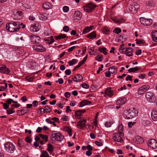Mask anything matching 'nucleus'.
<instances>
[{
  "label": "nucleus",
  "mask_w": 157,
  "mask_h": 157,
  "mask_svg": "<svg viewBox=\"0 0 157 157\" xmlns=\"http://www.w3.org/2000/svg\"><path fill=\"white\" fill-rule=\"evenodd\" d=\"M140 7L139 5L137 3H134L128 6V8L130 12L132 13H137Z\"/></svg>",
  "instance_id": "obj_3"
},
{
  "label": "nucleus",
  "mask_w": 157,
  "mask_h": 157,
  "mask_svg": "<svg viewBox=\"0 0 157 157\" xmlns=\"http://www.w3.org/2000/svg\"><path fill=\"white\" fill-rule=\"evenodd\" d=\"M3 106L5 109H8L9 108V106L6 103H5L3 104Z\"/></svg>",
  "instance_id": "obj_56"
},
{
  "label": "nucleus",
  "mask_w": 157,
  "mask_h": 157,
  "mask_svg": "<svg viewBox=\"0 0 157 157\" xmlns=\"http://www.w3.org/2000/svg\"><path fill=\"white\" fill-rule=\"evenodd\" d=\"M42 7L45 9H48L49 8V6L48 4L45 3L43 4Z\"/></svg>",
  "instance_id": "obj_44"
},
{
  "label": "nucleus",
  "mask_w": 157,
  "mask_h": 157,
  "mask_svg": "<svg viewBox=\"0 0 157 157\" xmlns=\"http://www.w3.org/2000/svg\"><path fill=\"white\" fill-rule=\"evenodd\" d=\"M6 26L7 30L11 32H17L20 28L19 23L16 22L8 23L6 24Z\"/></svg>",
  "instance_id": "obj_1"
},
{
  "label": "nucleus",
  "mask_w": 157,
  "mask_h": 157,
  "mask_svg": "<svg viewBox=\"0 0 157 157\" xmlns=\"http://www.w3.org/2000/svg\"><path fill=\"white\" fill-rule=\"evenodd\" d=\"M145 97L147 101L150 102L155 101V97L154 94L150 92H147L145 94Z\"/></svg>",
  "instance_id": "obj_5"
},
{
  "label": "nucleus",
  "mask_w": 157,
  "mask_h": 157,
  "mask_svg": "<svg viewBox=\"0 0 157 157\" xmlns=\"http://www.w3.org/2000/svg\"><path fill=\"white\" fill-rule=\"evenodd\" d=\"M63 129L65 130L68 133L70 136H71L72 135L71 130V128L67 126H64L63 128Z\"/></svg>",
  "instance_id": "obj_37"
},
{
  "label": "nucleus",
  "mask_w": 157,
  "mask_h": 157,
  "mask_svg": "<svg viewBox=\"0 0 157 157\" xmlns=\"http://www.w3.org/2000/svg\"><path fill=\"white\" fill-rule=\"evenodd\" d=\"M132 76H130L129 75H128V76L126 77L125 78V80L126 81H127L128 80L130 81H132Z\"/></svg>",
  "instance_id": "obj_52"
},
{
  "label": "nucleus",
  "mask_w": 157,
  "mask_h": 157,
  "mask_svg": "<svg viewBox=\"0 0 157 157\" xmlns=\"http://www.w3.org/2000/svg\"><path fill=\"white\" fill-rule=\"evenodd\" d=\"M10 71L7 68L5 65L3 66L0 67V72L3 74H8L10 72Z\"/></svg>",
  "instance_id": "obj_17"
},
{
  "label": "nucleus",
  "mask_w": 157,
  "mask_h": 157,
  "mask_svg": "<svg viewBox=\"0 0 157 157\" xmlns=\"http://www.w3.org/2000/svg\"><path fill=\"white\" fill-rule=\"evenodd\" d=\"M11 109H10V108H9L6 110V113L7 114L10 115L11 114H12L14 113H15L14 111H13L11 110Z\"/></svg>",
  "instance_id": "obj_43"
},
{
  "label": "nucleus",
  "mask_w": 157,
  "mask_h": 157,
  "mask_svg": "<svg viewBox=\"0 0 157 157\" xmlns=\"http://www.w3.org/2000/svg\"><path fill=\"white\" fill-rule=\"evenodd\" d=\"M135 40L136 41V44H141L143 43V42L142 40L136 39Z\"/></svg>",
  "instance_id": "obj_59"
},
{
  "label": "nucleus",
  "mask_w": 157,
  "mask_h": 157,
  "mask_svg": "<svg viewBox=\"0 0 157 157\" xmlns=\"http://www.w3.org/2000/svg\"><path fill=\"white\" fill-rule=\"evenodd\" d=\"M139 69L138 67L130 68L128 70V71L129 72H134L136 71L139 70Z\"/></svg>",
  "instance_id": "obj_35"
},
{
  "label": "nucleus",
  "mask_w": 157,
  "mask_h": 157,
  "mask_svg": "<svg viewBox=\"0 0 157 157\" xmlns=\"http://www.w3.org/2000/svg\"><path fill=\"white\" fill-rule=\"evenodd\" d=\"M38 102L37 101H34L33 102V104L35 107H37L38 105Z\"/></svg>",
  "instance_id": "obj_60"
},
{
  "label": "nucleus",
  "mask_w": 157,
  "mask_h": 157,
  "mask_svg": "<svg viewBox=\"0 0 157 157\" xmlns=\"http://www.w3.org/2000/svg\"><path fill=\"white\" fill-rule=\"evenodd\" d=\"M86 123V121L83 119L82 121L80 120L78 122L77 124V127L78 128L81 129L85 127V124Z\"/></svg>",
  "instance_id": "obj_14"
},
{
  "label": "nucleus",
  "mask_w": 157,
  "mask_h": 157,
  "mask_svg": "<svg viewBox=\"0 0 157 157\" xmlns=\"http://www.w3.org/2000/svg\"><path fill=\"white\" fill-rule=\"evenodd\" d=\"M30 38L31 42L33 44H37L39 43L41 40V38L39 36L35 35L30 36Z\"/></svg>",
  "instance_id": "obj_13"
},
{
  "label": "nucleus",
  "mask_w": 157,
  "mask_h": 157,
  "mask_svg": "<svg viewBox=\"0 0 157 157\" xmlns=\"http://www.w3.org/2000/svg\"><path fill=\"white\" fill-rule=\"evenodd\" d=\"M49 155L47 152L44 151H43L41 153V154L40 156V157H49Z\"/></svg>",
  "instance_id": "obj_39"
},
{
  "label": "nucleus",
  "mask_w": 157,
  "mask_h": 157,
  "mask_svg": "<svg viewBox=\"0 0 157 157\" xmlns=\"http://www.w3.org/2000/svg\"><path fill=\"white\" fill-rule=\"evenodd\" d=\"M151 36L153 40L157 42V31H153L151 34Z\"/></svg>",
  "instance_id": "obj_28"
},
{
  "label": "nucleus",
  "mask_w": 157,
  "mask_h": 157,
  "mask_svg": "<svg viewBox=\"0 0 157 157\" xmlns=\"http://www.w3.org/2000/svg\"><path fill=\"white\" fill-rule=\"evenodd\" d=\"M126 100L127 98H123L118 100L116 103L117 105H122L125 103Z\"/></svg>",
  "instance_id": "obj_22"
},
{
  "label": "nucleus",
  "mask_w": 157,
  "mask_h": 157,
  "mask_svg": "<svg viewBox=\"0 0 157 157\" xmlns=\"http://www.w3.org/2000/svg\"><path fill=\"white\" fill-rule=\"evenodd\" d=\"M44 110V113L45 111L47 113H50L51 111V109L48 106H45Z\"/></svg>",
  "instance_id": "obj_40"
},
{
  "label": "nucleus",
  "mask_w": 157,
  "mask_h": 157,
  "mask_svg": "<svg viewBox=\"0 0 157 157\" xmlns=\"http://www.w3.org/2000/svg\"><path fill=\"white\" fill-rule=\"evenodd\" d=\"M125 49L124 53H129L133 51V49L132 48L129 47L126 48Z\"/></svg>",
  "instance_id": "obj_41"
},
{
  "label": "nucleus",
  "mask_w": 157,
  "mask_h": 157,
  "mask_svg": "<svg viewBox=\"0 0 157 157\" xmlns=\"http://www.w3.org/2000/svg\"><path fill=\"white\" fill-rule=\"evenodd\" d=\"M141 23L144 25L149 26L152 23V20L150 19H146L144 17H141L140 19Z\"/></svg>",
  "instance_id": "obj_6"
},
{
  "label": "nucleus",
  "mask_w": 157,
  "mask_h": 157,
  "mask_svg": "<svg viewBox=\"0 0 157 157\" xmlns=\"http://www.w3.org/2000/svg\"><path fill=\"white\" fill-rule=\"evenodd\" d=\"M53 38V36H51L50 37L45 38L44 40L46 41L47 43H48L49 44H51L54 41V40Z\"/></svg>",
  "instance_id": "obj_26"
},
{
  "label": "nucleus",
  "mask_w": 157,
  "mask_h": 157,
  "mask_svg": "<svg viewBox=\"0 0 157 157\" xmlns=\"http://www.w3.org/2000/svg\"><path fill=\"white\" fill-rule=\"evenodd\" d=\"M129 111L132 118L133 117H136L138 115V112L135 108H130L129 110Z\"/></svg>",
  "instance_id": "obj_16"
},
{
  "label": "nucleus",
  "mask_w": 157,
  "mask_h": 157,
  "mask_svg": "<svg viewBox=\"0 0 157 157\" xmlns=\"http://www.w3.org/2000/svg\"><path fill=\"white\" fill-rule=\"evenodd\" d=\"M74 16L76 19H80L82 17V14L79 11H76L74 13Z\"/></svg>",
  "instance_id": "obj_27"
},
{
  "label": "nucleus",
  "mask_w": 157,
  "mask_h": 157,
  "mask_svg": "<svg viewBox=\"0 0 157 157\" xmlns=\"http://www.w3.org/2000/svg\"><path fill=\"white\" fill-rule=\"evenodd\" d=\"M113 92L110 88H107L105 91V94L109 97H111L113 95Z\"/></svg>",
  "instance_id": "obj_21"
},
{
  "label": "nucleus",
  "mask_w": 157,
  "mask_h": 157,
  "mask_svg": "<svg viewBox=\"0 0 157 157\" xmlns=\"http://www.w3.org/2000/svg\"><path fill=\"white\" fill-rule=\"evenodd\" d=\"M69 28L67 26H65L63 28V30L66 32H67L69 30Z\"/></svg>",
  "instance_id": "obj_46"
},
{
  "label": "nucleus",
  "mask_w": 157,
  "mask_h": 157,
  "mask_svg": "<svg viewBox=\"0 0 157 157\" xmlns=\"http://www.w3.org/2000/svg\"><path fill=\"white\" fill-rule=\"evenodd\" d=\"M44 109L42 108H40L38 110V112H39V113L40 114H43L44 113Z\"/></svg>",
  "instance_id": "obj_64"
},
{
  "label": "nucleus",
  "mask_w": 157,
  "mask_h": 157,
  "mask_svg": "<svg viewBox=\"0 0 157 157\" xmlns=\"http://www.w3.org/2000/svg\"><path fill=\"white\" fill-rule=\"evenodd\" d=\"M67 117L65 115L63 116L61 118L62 120L64 121H67Z\"/></svg>",
  "instance_id": "obj_61"
},
{
  "label": "nucleus",
  "mask_w": 157,
  "mask_h": 157,
  "mask_svg": "<svg viewBox=\"0 0 157 157\" xmlns=\"http://www.w3.org/2000/svg\"><path fill=\"white\" fill-rule=\"evenodd\" d=\"M25 109H22L20 110H18L17 112L19 113V115L21 116L24 115V114L27 113L29 112V110L27 108Z\"/></svg>",
  "instance_id": "obj_24"
},
{
  "label": "nucleus",
  "mask_w": 157,
  "mask_h": 157,
  "mask_svg": "<svg viewBox=\"0 0 157 157\" xmlns=\"http://www.w3.org/2000/svg\"><path fill=\"white\" fill-rule=\"evenodd\" d=\"M51 136L56 140L59 141H62L64 138V137L59 132L54 133L52 134Z\"/></svg>",
  "instance_id": "obj_10"
},
{
  "label": "nucleus",
  "mask_w": 157,
  "mask_h": 157,
  "mask_svg": "<svg viewBox=\"0 0 157 157\" xmlns=\"http://www.w3.org/2000/svg\"><path fill=\"white\" fill-rule=\"evenodd\" d=\"M112 123L110 122L107 121L106 122L105 124V126L107 127H110L111 126Z\"/></svg>",
  "instance_id": "obj_58"
},
{
  "label": "nucleus",
  "mask_w": 157,
  "mask_h": 157,
  "mask_svg": "<svg viewBox=\"0 0 157 157\" xmlns=\"http://www.w3.org/2000/svg\"><path fill=\"white\" fill-rule=\"evenodd\" d=\"M93 27V26H87L84 29L82 33L83 34H86L89 32H90V31H91L92 28Z\"/></svg>",
  "instance_id": "obj_29"
},
{
  "label": "nucleus",
  "mask_w": 157,
  "mask_h": 157,
  "mask_svg": "<svg viewBox=\"0 0 157 157\" xmlns=\"http://www.w3.org/2000/svg\"><path fill=\"white\" fill-rule=\"evenodd\" d=\"M96 6L91 3L88 4L83 7L84 10L86 12H91L96 7Z\"/></svg>",
  "instance_id": "obj_8"
},
{
  "label": "nucleus",
  "mask_w": 157,
  "mask_h": 157,
  "mask_svg": "<svg viewBox=\"0 0 157 157\" xmlns=\"http://www.w3.org/2000/svg\"><path fill=\"white\" fill-rule=\"evenodd\" d=\"M39 136L40 138L45 142H47L48 141V136L47 135L40 134L39 135Z\"/></svg>",
  "instance_id": "obj_31"
},
{
  "label": "nucleus",
  "mask_w": 157,
  "mask_h": 157,
  "mask_svg": "<svg viewBox=\"0 0 157 157\" xmlns=\"http://www.w3.org/2000/svg\"><path fill=\"white\" fill-rule=\"evenodd\" d=\"M113 32H115V33L118 34L121 32V30L120 29L117 28H115V29L114 30V31Z\"/></svg>",
  "instance_id": "obj_45"
},
{
  "label": "nucleus",
  "mask_w": 157,
  "mask_h": 157,
  "mask_svg": "<svg viewBox=\"0 0 157 157\" xmlns=\"http://www.w3.org/2000/svg\"><path fill=\"white\" fill-rule=\"evenodd\" d=\"M47 150L50 153H52L54 150L53 146L50 144H48Z\"/></svg>",
  "instance_id": "obj_34"
},
{
  "label": "nucleus",
  "mask_w": 157,
  "mask_h": 157,
  "mask_svg": "<svg viewBox=\"0 0 157 157\" xmlns=\"http://www.w3.org/2000/svg\"><path fill=\"white\" fill-rule=\"evenodd\" d=\"M123 129V126L122 124H120L118 127V131L119 132H122V131Z\"/></svg>",
  "instance_id": "obj_55"
},
{
  "label": "nucleus",
  "mask_w": 157,
  "mask_h": 157,
  "mask_svg": "<svg viewBox=\"0 0 157 157\" xmlns=\"http://www.w3.org/2000/svg\"><path fill=\"white\" fill-rule=\"evenodd\" d=\"M149 123V121L146 120L143 121L142 123L143 125L145 126H147Z\"/></svg>",
  "instance_id": "obj_49"
},
{
  "label": "nucleus",
  "mask_w": 157,
  "mask_h": 157,
  "mask_svg": "<svg viewBox=\"0 0 157 157\" xmlns=\"http://www.w3.org/2000/svg\"><path fill=\"white\" fill-rule=\"evenodd\" d=\"M4 148L6 151L10 153H13L15 150L14 145L10 142H6L4 144Z\"/></svg>",
  "instance_id": "obj_2"
},
{
  "label": "nucleus",
  "mask_w": 157,
  "mask_h": 157,
  "mask_svg": "<svg viewBox=\"0 0 157 157\" xmlns=\"http://www.w3.org/2000/svg\"><path fill=\"white\" fill-rule=\"evenodd\" d=\"M117 70V69L114 66H113L109 68L108 71L111 73L113 74L115 72V71Z\"/></svg>",
  "instance_id": "obj_36"
},
{
  "label": "nucleus",
  "mask_w": 157,
  "mask_h": 157,
  "mask_svg": "<svg viewBox=\"0 0 157 157\" xmlns=\"http://www.w3.org/2000/svg\"><path fill=\"white\" fill-rule=\"evenodd\" d=\"M33 49L38 52H43L46 51V48L41 44L38 43L34 45L32 47Z\"/></svg>",
  "instance_id": "obj_4"
},
{
  "label": "nucleus",
  "mask_w": 157,
  "mask_h": 157,
  "mask_svg": "<svg viewBox=\"0 0 157 157\" xmlns=\"http://www.w3.org/2000/svg\"><path fill=\"white\" fill-rule=\"evenodd\" d=\"M63 11L64 12H67L69 10V7L67 6H64L63 7Z\"/></svg>",
  "instance_id": "obj_48"
},
{
  "label": "nucleus",
  "mask_w": 157,
  "mask_h": 157,
  "mask_svg": "<svg viewBox=\"0 0 157 157\" xmlns=\"http://www.w3.org/2000/svg\"><path fill=\"white\" fill-rule=\"evenodd\" d=\"M71 96L70 94L68 92H66L64 94V96L67 98H68Z\"/></svg>",
  "instance_id": "obj_63"
},
{
  "label": "nucleus",
  "mask_w": 157,
  "mask_h": 157,
  "mask_svg": "<svg viewBox=\"0 0 157 157\" xmlns=\"http://www.w3.org/2000/svg\"><path fill=\"white\" fill-rule=\"evenodd\" d=\"M92 103L90 101H87L86 100H84L81 101L79 105V107H82L86 105H89Z\"/></svg>",
  "instance_id": "obj_23"
},
{
  "label": "nucleus",
  "mask_w": 157,
  "mask_h": 157,
  "mask_svg": "<svg viewBox=\"0 0 157 157\" xmlns=\"http://www.w3.org/2000/svg\"><path fill=\"white\" fill-rule=\"evenodd\" d=\"M77 62V60L76 59H73L69 61L68 63L69 66H71L76 63Z\"/></svg>",
  "instance_id": "obj_38"
},
{
  "label": "nucleus",
  "mask_w": 157,
  "mask_h": 157,
  "mask_svg": "<svg viewBox=\"0 0 157 157\" xmlns=\"http://www.w3.org/2000/svg\"><path fill=\"white\" fill-rule=\"evenodd\" d=\"M39 17L40 19L41 20H46L47 18L46 14L43 13H40L39 15Z\"/></svg>",
  "instance_id": "obj_33"
},
{
  "label": "nucleus",
  "mask_w": 157,
  "mask_h": 157,
  "mask_svg": "<svg viewBox=\"0 0 157 157\" xmlns=\"http://www.w3.org/2000/svg\"><path fill=\"white\" fill-rule=\"evenodd\" d=\"M55 82L56 83L58 82L59 84H62L63 83V81L62 78H59L58 80L56 81Z\"/></svg>",
  "instance_id": "obj_50"
},
{
  "label": "nucleus",
  "mask_w": 157,
  "mask_h": 157,
  "mask_svg": "<svg viewBox=\"0 0 157 157\" xmlns=\"http://www.w3.org/2000/svg\"><path fill=\"white\" fill-rule=\"evenodd\" d=\"M65 74L66 75H69L71 73V71L70 69H67L65 71Z\"/></svg>",
  "instance_id": "obj_54"
},
{
  "label": "nucleus",
  "mask_w": 157,
  "mask_h": 157,
  "mask_svg": "<svg viewBox=\"0 0 157 157\" xmlns=\"http://www.w3.org/2000/svg\"><path fill=\"white\" fill-rule=\"evenodd\" d=\"M95 144L98 146H100L102 145V144L100 142L96 141H95Z\"/></svg>",
  "instance_id": "obj_62"
},
{
  "label": "nucleus",
  "mask_w": 157,
  "mask_h": 157,
  "mask_svg": "<svg viewBox=\"0 0 157 157\" xmlns=\"http://www.w3.org/2000/svg\"><path fill=\"white\" fill-rule=\"evenodd\" d=\"M103 31L104 33L105 34H107L109 32V30L106 28H104L103 29Z\"/></svg>",
  "instance_id": "obj_53"
},
{
  "label": "nucleus",
  "mask_w": 157,
  "mask_h": 157,
  "mask_svg": "<svg viewBox=\"0 0 157 157\" xmlns=\"http://www.w3.org/2000/svg\"><path fill=\"white\" fill-rule=\"evenodd\" d=\"M150 87L147 85H145L139 88L137 90V93L141 95L147 90H148Z\"/></svg>",
  "instance_id": "obj_11"
},
{
  "label": "nucleus",
  "mask_w": 157,
  "mask_h": 157,
  "mask_svg": "<svg viewBox=\"0 0 157 157\" xmlns=\"http://www.w3.org/2000/svg\"><path fill=\"white\" fill-rule=\"evenodd\" d=\"M72 79L74 82H80L82 80L83 77L80 75L77 74Z\"/></svg>",
  "instance_id": "obj_18"
},
{
  "label": "nucleus",
  "mask_w": 157,
  "mask_h": 157,
  "mask_svg": "<svg viewBox=\"0 0 157 157\" xmlns=\"http://www.w3.org/2000/svg\"><path fill=\"white\" fill-rule=\"evenodd\" d=\"M123 115L125 119H129L132 118L129 111L128 110H125L124 112Z\"/></svg>",
  "instance_id": "obj_20"
},
{
  "label": "nucleus",
  "mask_w": 157,
  "mask_h": 157,
  "mask_svg": "<svg viewBox=\"0 0 157 157\" xmlns=\"http://www.w3.org/2000/svg\"><path fill=\"white\" fill-rule=\"evenodd\" d=\"M87 37L90 39H93L96 37V32L94 31L90 33L87 36Z\"/></svg>",
  "instance_id": "obj_25"
},
{
  "label": "nucleus",
  "mask_w": 157,
  "mask_h": 157,
  "mask_svg": "<svg viewBox=\"0 0 157 157\" xmlns=\"http://www.w3.org/2000/svg\"><path fill=\"white\" fill-rule=\"evenodd\" d=\"M26 141L27 142L30 143L32 141V139L30 138L29 137H26L25 139Z\"/></svg>",
  "instance_id": "obj_57"
},
{
  "label": "nucleus",
  "mask_w": 157,
  "mask_h": 157,
  "mask_svg": "<svg viewBox=\"0 0 157 157\" xmlns=\"http://www.w3.org/2000/svg\"><path fill=\"white\" fill-rule=\"evenodd\" d=\"M75 117H79V118H80L81 116H82V111L80 110H79L76 111L75 113Z\"/></svg>",
  "instance_id": "obj_32"
},
{
  "label": "nucleus",
  "mask_w": 157,
  "mask_h": 157,
  "mask_svg": "<svg viewBox=\"0 0 157 157\" xmlns=\"http://www.w3.org/2000/svg\"><path fill=\"white\" fill-rule=\"evenodd\" d=\"M13 19L15 20H20L22 18L23 13L21 11L14 10L13 12Z\"/></svg>",
  "instance_id": "obj_7"
},
{
  "label": "nucleus",
  "mask_w": 157,
  "mask_h": 157,
  "mask_svg": "<svg viewBox=\"0 0 157 157\" xmlns=\"http://www.w3.org/2000/svg\"><path fill=\"white\" fill-rule=\"evenodd\" d=\"M148 145L151 148L155 149L157 147V141L155 139H151L148 141Z\"/></svg>",
  "instance_id": "obj_12"
},
{
  "label": "nucleus",
  "mask_w": 157,
  "mask_h": 157,
  "mask_svg": "<svg viewBox=\"0 0 157 157\" xmlns=\"http://www.w3.org/2000/svg\"><path fill=\"white\" fill-rule=\"evenodd\" d=\"M82 87L85 89H88L89 87V86L86 83H83L82 84Z\"/></svg>",
  "instance_id": "obj_51"
},
{
  "label": "nucleus",
  "mask_w": 157,
  "mask_h": 157,
  "mask_svg": "<svg viewBox=\"0 0 157 157\" xmlns=\"http://www.w3.org/2000/svg\"><path fill=\"white\" fill-rule=\"evenodd\" d=\"M151 117L154 121H157V109L153 110L151 113Z\"/></svg>",
  "instance_id": "obj_19"
},
{
  "label": "nucleus",
  "mask_w": 157,
  "mask_h": 157,
  "mask_svg": "<svg viewBox=\"0 0 157 157\" xmlns=\"http://www.w3.org/2000/svg\"><path fill=\"white\" fill-rule=\"evenodd\" d=\"M67 37L64 34H61L57 36H55V38L56 40H59L61 39H63Z\"/></svg>",
  "instance_id": "obj_30"
},
{
  "label": "nucleus",
  "mask_w": 157,
  "mask_h": 157,
  "mask_svg": "<svg viewBox=\"0 0 157 157\" xmlns=\"http://www.w3.org/2000/svg\"><path fill=\"white\" fill-rule=\"evenodd\" d=\"M113 139L115 141L121 142L122 139L121 137V136H123V133L122 132L119 133H114L113 134Z\"/></svg>",
  "instance_id": "obj_9"
},
{
  "label": "nucleus",
  "mask_w": 157,
  "mask_h": 157,
  "mask_svg": "<svg viewBox=\"0 0 157 157\" xmlns=\"http://www.w3.org/2000/svg\"><path fill=\"white\" fill-rule=\"evenodd\" d=\"M146 77V75L145 74H141L138 77L141 79H144Z\"/></svg>",
  "instance_id": "obj_47"
},
{
  "label": "nucleus",
  "mask_w": 157,
  "mask_h": 157,
  "mask_svg": "<svg viewBox=\"0 0 157 157\" xmlns=\"http://www.w3.org/2000/svg\"><path fill=\"white\" fill-rule=\"evenodd\" d=\"M103 58L101 55H98L96 57V59L99 61H101L103 59Z\"/></svg>",
  "instance_id": "obj_42"
},
{
  "label": "nucleus",
  "mask_w": 157,
  "mask_h": 157,
  "mask_svg": "<svg viewBox=\"0 0 157 157\" xmlns=\"http://www.w3.org/2000/svg\"><path fill=\"white\" fill-rule=\"evenodd\" d=\"M40 29V26L38 24L34 23L32 25L30 28L31 31L33 32H37Z\"/></svg>",
  "instance_id": "obj_15"
}]
</instances>
